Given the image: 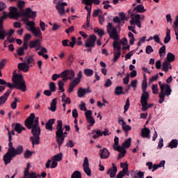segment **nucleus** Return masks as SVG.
Listing matches in <instances>:
<instances>
[{"instance_id":"1","label":"nucleus","mask_w":178,"mask_h":178,"mask_svg":"<svg viewBox=\"0 0 178 178\" xmlns=\"http://www.w3.org/2000/svg\"><path fill=\"white\" fill-rule=\"evenodd\" d=\"M10 16L11 19H17L18 17H22V22L27 26L26 29L31 31L34 37L42 38V33L40 27L35 28V23L34 21H29L30 19H34L37 17V12L33 11L31 8H27L24 13H18L17 8H11Z\"/></svg>"},{"instance_id":"2","label":"nucleus","mask_w":178,"mask_h":178,"mask_svg":"<svg viewBox=\"0 0 178 178\" xmlns=\"http://www.w3.org/2000/svg\"><path fill=\"white\" fill-rule=\"evenodd\" d=\"M8 149L7 152L3 156V161L4 164L9 165L12 162L13 158H16L19 155H22L24 151V148L22 145H18L16 148L13 147V143H12V136H10V131H8Z\"/></svg>"},{"instance_id":"3","label":"nucleus","mask_w":178,"mask_h":178,"mask_svg":"<svg viewBox=\"0 0 178 178\" xmlns=\"http://www.w3.org/2000/svg\"><path fill=\"white\" fill-rule=\"evenodd\" d=\"M13 82L14 85L10 83H7L4 85L5 87H8L9 88H17V90H21L22 92H26L27 91V86H26V81L23 75L15 74L13 76Z\"/></svg>"},{"instance_id":"4","label":"nucleus","mask_w":178,"mask_h":178,"mask_svg":"<svg viewBox=\"0 0 178 178\" xmlns=\"http://www.w3.org/2000/svg\"><path fill=\"white\" fill-rule=\"evenodd\" d=\"M114 23H118V24L116 26H113L112 23H108L106 26L107 33L110 36V38H112L115 41H118L120 38L119 36V33H120V18L119 17H115L113 19Z\"/></svg>"},{"instance_id":"5","label":"nucleus","mask_w":178,"mask_h":178,"mask_svg":"<svg viewBox=\"0 0 178 178\" xmlns=\"http://www.w3.org/2000/svg\"><path fill=\"white\" fill-rule=\"evenodd\" d=\"M29 130H31L33 136H40L41 134V129L40 128V124L38 122V117L35 118V123L31 124V128H28Z\"/></svg>"},{"instance_id":"6","label":"nucleus","mask_w":178,"mask_h":178,"mask_svg":"<svg viewBox=\"0 0 178 178\" xmlns=\"http://www.w3.org/2000/svg\"><path fill=\"white\" fill-rule=\"evenodd\" d=\"M64 129H62V134H58L56 132V141L58 145L59 148L63 145L65 143V138L67 136V131L63 132Z\"/></svg>"},{"instance_id":"7","label":"nucleus","mask_w":178,"mask_h":178,"mask_svg":"<svg viewBox=\"0 0 178 178\" xmlns=\"http://www.w3.org/2000/svg\"><path fill=\"white\" fill-rule=\"evenodd\" d=\"M131 19L129 21V23L131 26H134L135 24L138 27L139 29H141V21L140 17V14H136L131 13Z\"/></svg>"},{"instance_id":"8","label":"nucleus","mask_w":178,"mask_h":178,"mask_svg":"<svg viewBox=\"0 0 178 178\" xmlns=\"http://www.w3.org/2000/svg\"><path fill=\"white\" fill-rule=\"evenodd\" d=\"M96 41L97 36H95V35H90L87 40L85 42L86 48H94V47H95Z\"/></svg>"},{"instance_id":"9","label":"nucleus","mask_w":178,"mask_h":178,"mask_svg":"<svg viewBox=\"0 0 178 178\" xmlns=\"http://www.w3.org/2000/svg\"><path fill=\"white\" fill-rule=\"evenodd\" d=\"M63 75H64V81H67V80H73L76 74L73 70H65L63 72Z\"/></svg>"},{"instance_id":"10","label":"nucleus","mask_w":178,"mask_h":178,"mask_svg":"<svg viewBox=\"0 0 178 178\" xmlns=\"http://www.w3.org/2000/svg\"><path fill=\"white\" fill-rule=\"evenodd\" d=\"M85 116L86 118L87 122L90 124H89L90 127L95 124V120L92 116V111H91L90 110L86 111V112L85 113Z\"/></svg>"},{"instance_id":"11","label":"nucleus","mask_w":178,"mask_h":178,"mask_svg":"<svg viewBox=\"0 0 178 178\" xmlns=\"http://www.w3.org/2000/svg\"><path fill=\"white\" fill-rule=\"evenodd\" d=\"M24 123L27 129L31 128V124H34V123H35V114L33 113H31L30 116L25 120Z\"/></svg>"},{"instance_id":"12","label":"nucleus","mask_w":178,"mask_h":178,"mask_svg":"<svg viewBox=\"0 0 178 178\" xmlns=\"http://www.w3.org/2000/svg\"><path fill=\"white\" fill-rule=\"evenodd\" d=\"M159 86H160V90H165V95L166 97H169L170 94H172V88H170V86L168 83H162L161 81H159Z\"/></svg>"},{"instance_id":"13","label":"nucleus","mask_w":178,"mask_h":178,"mask_svg":"<svg viewBox=\"0 0 178 178\" xmlns=\"http://www.w3.org/2000/svg\"><path fill=\"white\" fill-rule=\"evenodd\" d=\"M65 6H67V3L63 2L61 4L56 5V9L58 10L60 16H63L66 13L65 10Z\"/></svg>"},{"instance_id":"14","label":"nucleus","mask_w":178,"mask_h":178,"mask_svg":"<svg viewBox=\"0 0 178 178\" xmlns=\"http://www.w3.org/2000/svg\"><path fill=\"white\" fill-rule=\"evenodd\" d=\"M114 150L120 152L118 156V161L119 159H122V158H124V155H126V149H124V148H123L122 146H114Z\"/></svg>"},{"instance_id":"15","label":"nucleus","mask_w":178,"mask_h":178,"mask_svg":"<svg viewBox=\"0 0 178 178\" xmlns=\"http://www.w3.org/2000/svg\"><path fill=\"white\" fill-rule=\"evenodd\" d=\"M113 168H111L108 170L106 175H109L111 178H113L116 176L118 172V167L115 165V163H112Z\"/></svg>"},{"instance_id":"16","label":"nucleus","mask_w":178,"mask_h":178,"mask_svg":"<svg viewBox=\"0 0 178 178\" xmlns=\"http://www.w3.org/2000/svg\"><path fill=\"white\" fill-rule=\"evenodd\" d=\"M12 92V90L9 89L7 90L2 96L0 97V105H3L8 101V98L10 93Z\"/></svg>"},{"instance_id":"17","label":"nucleus","mask_w":178,"mask_h":178,"mask_svg":"<svg viewBox=\"0 0 178 178\" xmlns=\"http://www.w3.org/2000/svg\"><path fill=\"white\" fill-rule=\"evenodd\" d=\"M109 155H111V154L109 153V151H108V149L104 148L99 150V156L101 159H107V158H109Z\"/></svg>"},{"instance_id":"18","label":"nucleus","mask_w":178,"mask_h":178,"mask_svg":"<svg viewBox=\"0 0 178 178\" xmlns=\"http://www.w3.org/2000/svg\"><path fill=\"white\" fill-rule=\"evenodd\" d=\"M17 67L19 70H22V72H24V73H27V72H29V69H30V66L26 63H19L17 65Z\"/></svg>"},{"instance_id":"19","label":"nucleus","mask_w":178,"mask_h":178,"mask_svg":"<svg viewBox=\"0 0 178 178\" xmlns=\"http://www.w3.org/2000/svg\"><path fill=\"white\" fill-rule=\"evenodd\" d=\"M118 123L119 124H121L122 130L124 131L125 133H127V131H130V130H131V127L130 125H127L124 120H119Z\"/></svg>"},{"instance_id":"20","label":"nucleus","mask_w":178,"mask_h":178,"mask_svg":"<svg viewBox=\"0 0 178 178\" xmlns=\"http://www.w3.org/2000/svg\"><path fill=\"white\" fill-rule=\"evenodd\" d=\"M82 3H84L86 6H92L94 5H99L101 1L99 0H82Z\"/></svg>"},{"instance_id":"21","label":"nucleus","mask_w":178,"mask_h":178,"mask_svg":"<svg viewBox=\"0 0 178 178\" xmlns=\"http://www.w3.org/2000/svg\"><path fill=\"white\" fill-rule=\"evenodd\" d=\"M149 99V93L148 92H143L140 97V104H148Z\"/></svg>"},{"instance_id":"22","label":"nucleus","mask_w":178,"mask_h":178,"mask_svg":"<svg viewBox=\"0 0 178 178\" xmlns=\"http://www.w3.org/2000/svg\"><path fill=\"white\" fill-rule=\"evenodd\" d=\"M56 105H58V99L54 98L51 100L50 103V107L48 108L51 112H55L56 111Z\"/></svg>"},{"instance_id":"23","label":"nucleus","mask_w":178,"mask_h":178,"mask_svg":"<svg viewBox=\"0 0 178 178\" xmlns=\"http://www.w3.org/2000/svg\"><path fill=\"white\" fill-rule=\"evenodd\" d=\"M40 42H41V40L40 39L31 40L29 42V47L31 48V49H33V48H35V47H39L40 48H41V44H40Z\"/></svg>"},{"instance_id":"24","label":"nucleus","mask_w":178,"mask_h":178,"mask_svg":"<svg viewBox=\"0 0 178 178\" xmlns=\"http://www.w3.org/2000/svg\"><path fill=\"white\" fill-rule=\"evenodd\" d=\"M52 161L51 165V162ZM48 160L47 162L46 163V168L47 169H49V168H51V169H55V168H56V166H58V162L56 161L55 160Z\"/></svg>"},{"instance_id":"25","label":"nucleus","mask_w":178,"mask_h":178,"mask_svg":"<svg viewBox=\"0 0 178 178\" xmlns=\"http://www.w3.org/2000/svg\"><path fill=\"white\" fill-rule=\"evenodd\" d=\"M30 140L31 141L33 148H34L35 145H38L40 144V136H31Z\"/></svg>"},{"instance_id":"26","label":"nucleus","mask_w":178,"mask_h":178,"mask_svg":"<svg viewBox=\"0 0 178 178\" xmlns=\"http://www.w3.org/2000/svg\"><path fill=\"white\" fill-rule=\"evenodd\" d=\"M151 133V131L148 128H143L141 131V136L143 138H151V136H149V134Z\"/></svg>"},{"instance_id":"27","label":"nucleus","mask_w":178,"mask_h":178,"mask_svg":"<svg viewBox=\"0 0 178 178\" xmlns=\"http://www.w3.org/2000/svg\"><path fill=\"white\" fill-rule=\"evenodd\" d=\"M55 123V119H49L48 122L46 123L45 129L47 130H49V131H52L54 130V127L52 126Z\"/></svg>"},{"instance_id":"28","label":"nucleus","mask_w":178,"mask_h":178,"mask_svg":"<svg viewBox=\"0 0 178 178\" xmlns=\"http://www.w3.org/2000/svg\"><path fill=\"white\" fill-rule=\"evenodd\" d=\"M134 12L135 13H145V12H147V10L144 8V6L138 5L134 8Z\"/></svg>"},{"instance_id":"29","label":"nucleus","mask_w":178,"mask_h":178,"mask_svg":"<svg viewBox=\"0 0 178 178\" xmlns=\"http://www.w3.org/2000/svg\"><path fill=\"white\" fill-rule=\"evenodd\" d=\"M166 95V89L161 88V92L159 93V104H163L165 101V96Z\"/></svg>"},{"instance_id":"30","label":"nucleus","mask_w":178,"mask_h":178,"mask_svg":"<svg viewBox=\"0 0 178 178\" xmlns=\"http://www.w3.org/2000/svg\"><path fill=\"white\" fill-rule=\"evenodd\" d=\"M47 52H48V50H47L45 47H41L40 51H38V54L39 55V56H42L43 58H44V59H48V58H49V56H48V54H47Z\"/></svg>"},{"instance_id":"31","label":"nucleus","mask_w":178,"mask_h":178,"mask_svg":"<svg viewBox=\"0 0 178 178\" xmlns=\"http://www.w3.org/2000/svg\"><path fill=\"white\" fill-rule=\"evenodd\" d=\"M56 129L57 131H56V133H57V134H62V130L63 129V124L62 122V120L57 121Z\"/></svg>"},{"instance_id":"32","label":"nucleus","mask_w":178,"mask_h":178,"mask_svg":"<svg viewBox=\"0 0 178 178\" xmlns=\"http://www.w3.org/2000/svg\"><path fill=\"white\" fill-rule=\"evenodd\" d=\"M143 76L144 79L142 82V91L143 92H147V88L148 87V84L147 83V76L145 75V74H144Z\"/></svg>"},{"instance_id":"33","label":"nucleus","mask_w":178,"mask_h":178,"mask_svg":"<svg viewBox=\"0 0 178 178\" xmlns=\"http://www.w3.org/2000/svg\"><path fill=\"white\" fill-rule=\"evenodd\" d=\"M113 47L114 51L121 52L120 50L122 49V44L120 42H113Z\"/></svg>"},{"instance_id":"34","label":"nucleus","mask_w":178,"mask_h":178,"mask_svg":"<svg viewBox=\"0 0 178 178\" xmlns=\"http://www.w3.org/2000/svg\"><path fill=\"white\" fill-rule=\"evenodd\" d=\"M178 145V140L177 139H172L170 143L168 144V148H171L173 149V148H177Z\"/></svg>"},{"instance_id":"35","label":"nucleus","mask_w":178,"mask_h":178,"mask_svg":"<svg viewBox=\"0 0 178 178\" xmlns=\"http://www.w3.org/2000/svg\"><path fill=\"white\" fill-rule=\"evenodd\" d=\"M170 63L169 61L165 60L162 64V69L161 70L163 72H165V73H168L169 72V65Z\"/></svg>"},{"instance_id":"36","label":"nucleus","mask_w":178,"mask_h":178,"mask_svg":"<svg viewBox=\"0 0 178 178\" xmlns=\"http://www.w3.org/2000/svg\"><path fill=\"white\" fill-rule=\"evenodd\" d=\"M15 131H17L18 133V134H20V133H22V131H23V130H26V128L23 126H22V124L17 123L15 124Z\"/></svg>"},{"instance_id":"37","label":"nucleus","mask_w":178,"mask_h":178,"mask_svg":"<svg viewBox=\"0 0 178 178\" xmlns=\"http://www.w3.org/2000/svg\"><path fill=\"white\" fill-rule=\"evenodd\" d=\"M175 54H173L171 52H168L167 54V57H166V61L170 62V63H172V62H175Z\"/></svg>"},{"instance_id":"38","label":"nucleus","mask_w":178,"mask_h":178,"mask_svg":"<svg viewBox=\"0 0 178 178\" xmlns=\"http://www.w3.org/2000/svg\"><path fill=\"white\" fill-rule=\"evenodd\" d=\"M76 86H79V83L74 82V81H72L69 86L68 88V92L71 94V92H73V90L76 87Z\"/></svg>"},{"instance_id":"39","label":"nucleus","mask_w":178,"mask_h":178,"mask_svg":"<svg viewBox=\"0 0 178 178\" xmlns=\"http://www.w3.org/2000/svg\"><path fill=\"white\" fill-rule=\"evenodd\" d=\"M83 73L87 77H91L94 75V70L86 68L83 70Z\"/></svg>"},{"instance_id":"40","label":"nucleus","mask_w":178,"mask_h":178,"mask_svg":"<svg viewBox=\"0 0 178 178\" xmlns=\"http://www.w3.org/2000/svg\"><path fill=\"white\" fill-rule=\"evenodd\" d=\"M131 145V138H129L122 143V148H130Z\"/></svg>"},{"instance_id":"41","label":"nucleus","mask_w":178,"mask_h":178,"mask_svg":"<svg viewBox=\"0 0 178 178\" xmlns=\"http://www.w3.org/2000/svg\"><path fill=\"white\" fill-rule=\"evenodd\" d=\"M62 158H63V155L62 154V153H59L57 155H54L51 158V161H56V162H60V161H62Z\"/></svg>"},{"instance_id":"42","label":"nucleus","mask_w":178,"mask_h":178,"mask_svg":"<svg viewBox=\"0 0 178 178\" xmlns=\"http://www.w3.org/2000/svg\"><path fill=\"white\" fill-rule=\"evenodd\" d=\"M160 58H163L165 54H166V46L163 45L159 50Z\"/></svg>"},{"instance_id":"43","label":"nucleus","mask_w":178,"mask_h":178,"mask_svg":"<svg viewBox=\"0 0 178 178\" xmlns=\"http://www.w3.org/2000/svg\"><path fill=\"white\" fill-rule=\"evenodd\" d=\"M79 98H83L86 95V88H79L77 92Z\"/></svg>"},{"instance_id":"44","label":"nucleus","mask_w":178,"mask_h":178,"mask_svg":"<svg viewBox=\"0 0 178 178\" xmlns=\"http://www.w3.org/2000/svg\"><path fill=\"white\" fill-rule=\"evenodd\" d=\"M81 77H83V72L79 71L77 74V77L75 78L72 81L79 84L80 82L81 81Z\"/></svg>"},{"instance_id":"45","label":"nucleus","mask_w":178,"mask_h":178,"mask_svg":"<svg viewBox=\"0 0 178 178\" xmlns=\"http://www.w3.org/2000/svg\"><path fill=\"white\" fill-rule=\"evenodd\" d=\"M26 5V2L19 0L17 3V7L19 8V10L21 11V13H24L26 10L23 12V8H24V6Z\"/></svg>"},{"instance_id":"46","label":"nucleus","mask_w":178,"mask_h":178,"mask_svg":"<svg viewBox=\"0 0 178 178\" xmlns=\"http://www.w3.org/2000/svg\"><path fill=\"white\" fill-rule=\"evenodd\" d=\"M120 165L124 174L127 175V173H129V164H127V163H121Z\"/></svg>"},{"instance_id":"47","label":"nucleus","mask_w":178,"mask_h":178,"mask_svg":"<svg viewBox=\"0 0 178 178\" xmlns=\"http://www.w3.org/2000/svg\"><path fill=\"white\" fill-rule=\"evenodd\" d=\"M115 95H122V94H124V92H123V87L117 86L115 88Z\"/></svg>"},{"instance_id":"48","label":"nucleus","mask_w":178,"mask_h":178,"mask_svg":"<svg viewBox=\"0 0 178 178\" xmlns=\"http://www.w3.org/2000/svg\"><path fill=\"white\" fill-rule=\"evenodd\" d=\"M94 33H97V34H98V35L100 37H102V35H105V31H104V30L102 29H99L98 27H95L94 29Z\"/></svg>"},{"instance_id":"49","label":"nucleus","mask_w":178,"mask_h":178,"mask_svg":"<svg viewBox=\"0 0 178 178\" xmlns=\"http://www.w3.org/2000/svg\"><path fill=\"white\" fill-rule=\"evenodd\" d=\"M29 170H30V163H27L26 168L24 170V178H29V175H30Z\"/></svg>"},{"instance_id":"50","label":"nucleus","mask_w":178,"mask_h":178,"mask_svg":"<svg viewBox=\"0 0 178 178\" xmlns=\"http://www.w3.org/2000/svg\"><path fill=\"white\" fill-rule=\"evenodd\" d=\"M170 41V29H167L166 35L164 38V44H168Z\"/></svg>"},{"instance_id":"51","label":"nucleus","mask_w":178,"mask_h":178,"mask_svg":"<svg viewBox=\"0 0 178 178\" xmlns=\"http://www.w3.org/2000/svg\"><path fill=\"white\" fill-rule=\"evenodd\" d=\"M128 35H129V38H130L129 44L131 45H134V41H135L134 35L133 34V33L129 32Z\"/></svg>"},{"instance_id":"52","label":"nucleus","mask_w":178,"mask_h":178,"mask_svg":"<svg viewBox=\"0 0 178 178\" xmlns=\"http://www.w3.org/2000/svg\"><path fill=\"white\" fill-rule=\"evenodd\" d=\"M114 54V58L113 59V62H118V59H119V57L120 55H122V51H115L113 52Z\"/></svg>"},{"instance_id":"53","label":"nucleus","mask_w":178,"mask_h":178,"mask_svg":"<svg viewBox=\"0 0 178 178\" xmlns=\"http://www.w3.org/2000/svg\"><path fill=\"white\" fill-rule=\"evenodd\" d=\"M33 154H34V152H31L29 149L26 150V152L24 154V159H29V158H30V156H31Z\"/></svg>"},{"instance_id":"54","label":"nucleus","mask_w":178,"mask_h":178,"mask_svg":"<svg viewBox=\"0 0 178 178\" xmlns=\"http://www.w3.org/2000/svg\"><path fill=\"white\" fill-rule=\"evenodd\" d=\"M49 87L51 92H55V91H56V85L54 82H50Z\"/></svg>"},{"instance_id":"55","label":"nucleus","mask_w":178,"mask_h":178,"mask_svg":"<svg viewBox=\"0 0 178 178\" xmlns=\"http://www.w3.org/2000/svg\"><path fill=\"white\" fill-rule=\"evenodd\" d=\"M71 178H81V172L80 171H74L72 174Z\"/></svg>"},{"instance_id":"56","label":"nucleus","mask_w":178,"mask_h":178,"mask_svg":"<svg viewBox=\"0 0 178 178\" xmlns=\"http://www.w3.org/2000/svg\"><path fill=\"white\" fill-rule=\"evenodd\" d=\"M65 86V83L63 81H58V90L61 91V92H65V88H63Z\"/></svg>"},{"instance_id":"57","label":"nucleus","mask_w":178,"mask_h":178,"mask_svg":"<svg viewBox=\"0 0 178 178\" xmlns=\"http://www.w3.org/2000/svg\"><path fill=\"white\" fill-rule=\"evenodd\" d=\"M17 102H19V100H17V97L14 98V102L11 103V108L12 109H16L17 108Z\"/></svg>"},{"instance_id":"58","label":"nucleus","mask_w":178,"mask_h":178,"mask_svg":"<svg viewBox=\"0 0 178 178\" xmlns=\"http://www.w3.org/2000/svg\"><path fill=\"white\" fill-rule=\"evenodd\" d=\"M17 54L19 56H23L24 55V48L19 47L17 49Z\"/></svg>"},{"instance_id":"59","label":"nucleus","mask_w":178,"mask_h":178,"mask_svg":"<svg viewBox=\"0 0 178 178\" xmlns=\"http://www.w3.org/2000/svg\"><path fill=\"white\" fill-rule=\"evenodd\" d=\"M111 3V1H104L102 3V5L104 6V9H109V8H112V6L109 5Z\"/></svg>"},{"instance_id":"60","label":"nucleus","mask_w":178,"mask_h":178,"mask_svg":"<svg viewBox=\"0 0 178 178\" xmlns=\"http://www.w3.org/2000/svg\"><path fill=\"white\" fill-rule=\"evenodd\" d=\"M145 52L146 54H147V55H149V54H152V52H154V49H152V46L147 45L146 47Z\"/></svg>"},{"instance_id":"61","label":"nucleus","mask_w":178,"mask_h":178,"mask_svg":"<svg viewBox=\"0 0 178 178\" xmlns=\"http://www.w3.org/2000/svg\"><path fill=\"white\" fill-rule=\"evenodd\" d=\"M152 89L153 94L156 95V94H158V84H153L152 86Z\"/></svg>"},{"instance_id":"62","label":"nucleus","mask_w":178,"mask_h":178,"mask_svg":"<svg viewBox=\"0 0 178 178\" xmlns=\"http://www.w3.org/2000/svg\"><path fill=\"white\" fill-rule=\"evenodd\" d=\"M7 35L6 31H0V40H3Z\"/></svg>"},{"instance_id":"63","label":"nucleus","mask_w":178,"mask_h":178,"mask_svg":"<svg viewBox=\"0 0 178 178\" xmlns=\"http://www.w3.org/2000/svg\"><path fill=\"white\" fill-rule=\"evenodd\" d=\"M83 171L87 176H91V168H90V167H83Z\"/></svg>"},{"instance_id":"64","label":"nucleus","mask_w":178,"mask_h":178,"mask_svg":"<svg viewBox=\"0 0 178 178\" xmlns=\"http://www.w3.org/2000/svg\"><path fill=\"white\" fill-rule=\"evenodd\" d=\"M133 178H144V172L139 171Z\"/></svg>"}]
</instances>
